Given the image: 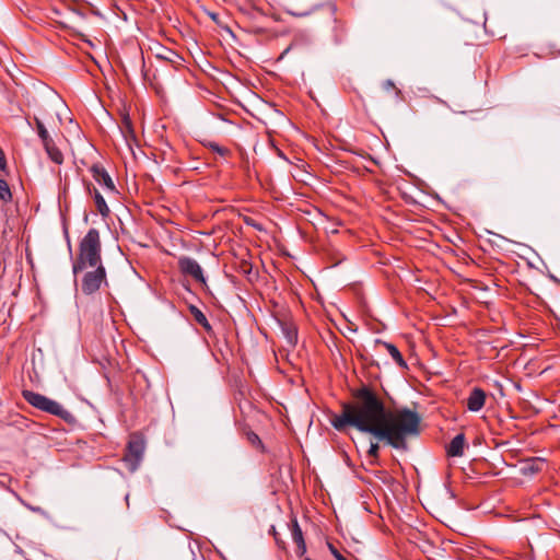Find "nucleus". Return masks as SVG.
Listing matches in <instances>:
<instances>
[{
    "instance_id": "nucleus-19",
    "label": "nucleus",
    "mask_w": 560,
    "mask_h": 560,
    "mask_svg": "<svg viewBox=\"0 0 560 560\" xmlns=\"http://www.w3.org/2000/svg\"><path fill=\"white\" fill-rule=\"evenodd\" d=\"M93 199H94V202H95L98 213L103 218H107L110 213V210H109L104 197L101 195V192L96 188H93Z\"/></svg>"
},
{
    "instance_id": "nucleus-30",
    "label": "nucleus",
    "mask_w": 560,
    "mask_h": 560,
    "mask_svg": "<svg viewBox=\"0 0 560 560\" xmlns=\"http://www.w3.org/2000/svg\"><path fill=\"white\" fill-rule=\"evenodd\" d=\"M0 171L3 172L4 174L9 173L7 158H5L4 151L2 150L1 147H0Z\"/></svg>"
},
{
    "instance_id": "nucleus-12",
    "label": "nucleus",
    "mask_w": 560,
    "mask_h": 560,
    "mask_svg": "<svg viewBox=\"0 0 560 560\" xmlns=\"http://www.w3.org/2000/svg\"><path fill=\"white\" fill-rule=\"evenodd\" d=\"M466 444V438L464 433H458L453 440L446 445V455L450 457H459L464 454V447Z\"/></svg>"
},
{
    "instance_id": "nucleus-23",
    "label": "nucleus",
    "mask_w": 560,
    "mask_h": 560,
    "mask_svg": "<svg viewBox=\"0 0 560 560\" xmlns=\"http://www.w3.org/2000/svg\"><path fill=\"white\" fill-rule=\"evenodd\" d=\"M203 144V147L210 149L211 151L220 154L221 156H228V155H231V150L225 148V147H222L220 145L219 143L217 142H213V141H202L201 142Z\"/></svg>"
},
{
    "instance_id": "nucleus-26",
    "label": "nucleus",
    "mask_w": 560,
    "mask_h": 560,
    "mask_svg": "<svg viewBox=\"0 0 560 560\" xmlns=\"http://www.w3.org/2000/svg\"><path fill=\"white\" fill-rule=\"evenodd\" d=\"M268 532L275 538L277 546L280 549H285V541L280 537V534L277 532L276 526L271 525Z\"/></svg>"
},
{
    "instance_id": "nucleus-6",
    "label": "nucleus",
    "mask_w": 560,
    "mask_h": 560,
    "mask_svg": "<svg viewBox=\"0 0 560 560\" xmlns=\"http://www.w3.org/2000/svg\"><path fill=\"white\" fill-rule=\"evenodd\" d=\"M90 172L92 174V177L95 182H97L100 185H102L107 192H110L113 195H118L119 191L116 188L110 175L108 172L100 164H93L90 167Z\"/></svg>"
},
{
    "instance_id": "nucleus-36",
    "label": "nucleus",
    "mask_w": 560,
    "mask_h": 560,
    "mask_svg": "<svg viewBox=\"0 0 560 560\" xmlns=\"http://www.w3.org/2000/svg\"><path fill=\"white\" fill-rule=\"evenodd\" d=\"M392 493H393V497H394V500L396 501V503H397L398 505H400V504H401V500H400V498H399L398 495H396V492H392Z\"/></svg>"
},
{
    "instance_id": "nucleus-13",
    "label": "nucleus",
    "mask_w": 560,
    "mask_h": 560,
    "mask_svg": "<svg viewBox=\"0 0 560 560\" xmlns=\"http://www.w3.org/2000/svg\"><path fill=\"white\" fill-rule=\"evenodd\" d=\"M374 343L376 346L377 345L383 346L388 351V353L394 359V361L398 364V366H400L401 369L408 370L407 362L405 361L402 354L400 353V351L398 350V348L394 343L384 341L382 339H375Z\"/></svg>"
},
{
    "instance_id": "nucleus-2",
    "label": "nucleus",
    "mask_w": 560,
    "mask_h": 560,
    "mask_svg": "<svg viewBox=\"0 0 560 560\" xmlns=\"http://www.w3.org/2000/svg\"><path fill=\"white\" fill-rule=\"evenodd\" d=\"M102 264V243L100 232L92 228L79 243V253L72 262V272L77 276L86 267Z\"/></svg>"
},
{
    "instance_id": "nucleus-5",
    "label": "nucleus",
    "mask_w": 560,
    "mask_h": 560,
    "mask_svg": "<svg viewBox=\"0 0 560 560\" xmlns=\"http://www.w3.org/2000/svg\"><path fill=\"white\" fill-rule=\"evenodd\" d=\"M178 269L182 275L191 277L195 281L199 282L202 288L210 293L207 280L200 265L188 256H182L177 261Z\"/></svg>"
},
{
    "instance_id": "nucleus-17",
    "label": "nucleus",
    "mask_w": 560,
    "mask_h": 560,
    "mask_svg": "<svg viewBox=\"0 0 560 560\" xmlns=\"http://www.w3.org/2000/svg\"><path fill=\"white\" fill-rule=\"evenodd\" d=\"M188 310L197 324H199L208 334L212 332V326L201 310L192 304L189 305Z\"/></svg>"
},
{
    "instance_id": "nucleus-44",
    "label": "nucleus",
    "mask_w": 560,
    "mask_h": 560,
    "mask_svg": "<svg viewBox=\"0 0 560 560\" xmlns=\"http://www.w3.org/2000/svg\"><path fill=\"white\" fill-rule=\"evenodd\" d=\"M288 49L287 50H283L282 55L280 56V58L283 57L284 54H287Z\"/></svg>"
},
{
    "instance_id": "nucleus-24",
    "label": "nucleus",
    "mask_w": 560,
    "mask_h": 560,
    "mask_svg": "<svg viewBox=\"0 0 560 560\" xmlns=\"http://www.w3.org/2000/svg\"><path fill=\"white\" fill-rule=\"evenodd\" d=\"M242 220L243 222L247 225V226H252L254 228L256 231H259V232H262L265 231V228L261 223L257 222L254 218L252 217H248V215H243L242 217Z\"/></svg>"
},
{
    "instance_id": "nucleus-11",
    "label": "nucleus",
    "mask_w": 560,
    "mask_h": 560,
    "mask_svg": "<svg viewBox=\"0 0 560 560\" xmlns=\"http://www.w3.org/2000/svg\"><path fill=\"white\" fill-rule=\"evenodd\" d=\"M487 399L486 392L480 387H474L467 398V409L471 412L481 410Z\"/></svg>"
},
{
    "instance_id": "nucleus-42",
    "label": "nucleus",
    "mask_w": 560,
    "mask_h": 560,
    "mask_svg": "<svg viewBox=\"0 0 560 560\" xmlns=\"http://www.w3.org/2000/svg\"><path fill=\"white\" fill-rule=\"evenodd\" d=\"M129 494L127 493L125 497L126 502L128 503Z\"/></svg>"
},
{
    "instance_id": "nucleus-31",
    "label": "nucleus",
    "mask_w": 560,
    "mask_h": 560,
    "mask_svg": "<svg viewBox=\"0 0 560 560\" xmlns=\"http://www.w3.org/2000/svg\"><path fill=\"white\" fill-rule=\"evenodd\" d=\"M328 549L336 560H348L345 558L332 544H328Z\"/></svg>"
},
{
    "instance_id": "nucleus-4",
    "label": "nucleus",
    "mask_w": 560,
    "mask_h": 560,
    "mask_svg": "<svg viewBox=\"0 0 560 560\" xmlns=\"http://www.w3.org/2000/svg\"><path fill=\"white\" fill-rule=\"evenodd\" d=\"M94 270L86 271L81 280V291L84 295L96 293L102 284L107 285V273L103 265H96Z\"/></svg>"
},
{
    "instance_id": "nucleus-15",
    "label": "nucleus",
    "mask_w": 560,
    "mask_h": 560,
    "mask_svg": "<svg viewBox=\"0 0 560 560\" xmlns=\"http://www.w3.org/2000/svg\"><path fill=\"white\" fill-rule=\"evenodd\" d=\"M156 58L168 62L175 69L183 67L184 58L170 48H163L162 52L156 54Z\"/></svg>"
},
{
    "instance_id": "nucleus-9",
    "label": "nucleus",
    "mask_w": 560,
    "mask_h": 560,
    "mask_svg": "<svg viewBox=\"0 0 560 560\" xmlns=\"http://www.w3.org/2000/svg\"><path fill=\"white\" fill-rule=\"evenodd\" d=\"M289 529L291 532L292 539L296 545V553L299 556H303L306 552V542L298 518L293 514H291L290 517Z\"/></svg>"
},
{
    "instance_id": "nucleus-27",
    "label": "nucleus",
    "mask_w": 560,
    "mask_h": 560,
    "mask_svg": "<svg viewBox=\"0 0 560 560\" xmlns=\"http://www.w3.org/2000/svg\"><path fill=\"white\" fill-rule=\"evenodd\" d=\"M253 266L247 260H241L238 265V271L244 276H249L252 273Z\"/></svg>"
},
{
    "instance_id": "nucleus-41",
    "label": "nucleus",
    "mask_w": 560,
    "mask_h": 560,
    "mask_svg": "<svg viewBox=\"0 0 560 560\" xmlns=\"http://www.w3.org/2000/svg\"><path fill=\"white\" fill-rule=\"evenodd\" d=\"M31 510L33 511H39V508H33V506H28Z\"/></svg>"
},
{
    "instance_id": "nucleus-14",
    "label": "nucleus",
    "mask_w": 560,
    "mask_h": 560,
    "mask_svg": "<svg viewBox=\"0 0 560 560\" xmlns=\"http://www.w3.org/2000/svg\"><path fill=\"white\" fill-rule=\"evenodd\" d=\"M121 125H122L120 128L121 133H122L125 140L127 141V143L130 145L131 142L137 141V136H136V131L133 129L131 118L127 112H125L121 115Z\"/></svg>"
},
{
    "instance_id": "nucleus-10",
    "label": "nucleus",
    "mask_w": 560,
    "mask_h": 560,
    "mask_svg": "<svg viewBox=\"0 0 560 560\" xmlns=\"http://www.w3.org/2000/svg\"><path fill=\"white\" fill-rule=\"evenodd\" d=\"M287 342L294 347L298 343V328L289 317H276Z\"/></svg>"
},
{
    "instance_id": "nucleus-20",
    "label": "nucleus",
    "mask_w": 560,
    "mask_h": 560,
    "mask_svg": "<svg viewBox=\"0 0 560 560\" xmlns=\"http://www.w3.org/2000/svg\"><path fill=\"white\" fill-rule=\"evenodd\" d=\"M34 122L36 126L37 135H38L39 139L42 140L43 145L46 143H50L52 141V138L49 136L43 120L39 117L35 116Z\"/></svg>"
},
{
    "instance_id": "nucleus-40",
    "label": "nucleus",
    "mask_w": 560,
    "mask_h": 560,
    "mask_svg": "<svg viewBox=\"0 0 560 560\" xmlns=\"http://www.w3.org/2000/svg\"><path fill=\"white\" fill-rule=\"evenodd\" d=\"M39 112H40L42 116H44V117L46 116L45 110H43V109H40V108H39Z\"/></svg>"
},
{
    "instance_id": "nucleus-16",
    "label": "nucleus",
    "mask_w": 560,
    "mask_h": 560,
    "mask_svg": "<svg viewBox=\"0 0 560 560\" xmlns=\"http://www.w3.org/2000/svg\"><path fill=\"white\" fill-rule=\"evenodd\" d=\"M22 397L24 398V400L27 404H30L31 406H33L34 408H37L39 410L43 409L46 400L48 399L47 396L42 395L36 392H33V390H30V389L22 390Z\"/></svg>"
},
{
    "instance_id": "nucleus-32",
    "label": "nucleus",
    "mask_w": 560,
    "mask_h": 560,
    "mask_svg": "<svg viewBox=\"0 0 560 560\" xmlns=\"http://www.w3.org/2000/svg\"><path fill=\"white\" fill-rule=\"evenodd\" d=\"M384 88H385V89H387V90H388V89H393V90H395L396 95H397L398 97H400V96H401V91H400L398 88H396L395 83H394L392 80H386V81L384 82Z\"/></svg>"
},
{
    "instance_id": "nucleus-38",
    "label": "nucleus",
    "mask_w": 560,
    "mask_h": 560,
    "mask_svg": "<svg viewBox=\"0 0 560 560\" xmlns=\"http://www.w3.org/2000/svg\"><path fill=\"white\" fill-rule=\"evenodd\" d=\"M450 499H456V495H455V492H454V491H451V492H450Z\"/></svg>"
},
{
    "instance_id": "nucleus-35",
    "label": "nucleus",
    "mask_w": 560,
    "mask_h": 560,
    "mask_svg": "<svg viewBox=\"0 0 560 560\" xmlns=\"http://www.w3.org/2000/svg\"><path fill=\"white\" fill-rule=\"evenodd\" d=\"M84 185H85L88 194L93 196V188H95V187L92 185V183L84 182Z\"/></svg>"
},
{
    "instance_id": "nucleus-21",
    "label": "nucleus",
    "mask_w": 560,
    "mask_h": 560,
    "mask_svg": "<svg viewBox=\"0 0 560 560\" xmlns=\"http://www.w3.org/2000/svg\"><path fill=\"white\" fill-rule=\"evenodd\" d=\"M246 438H247V441L250 443V445L253 447L258 450L260 453H265L266 452L265 445H264L262 441L260 440V438L258 436L257 433H255L252 430H248L246 432Z\"/></svg>"
},
{
    "instance_id": "nucleus-33",
    "label": "nucleus",
    "mask_w": 560,
    "mask_h": 560,
    "mask_svg": "<svg viewBox=\"0 0 560 560\" xmlns=\"http://www.w3.org/2000/svg\"><path fill=\"white\" fill-rule=\"evenodd\" d=\"M325 11L327 12L328 16H329L332 21H336V18H335V13H336V5H335V4L329 3L328 5H326Z\"/></svg>"
},
{
    "instance_id": "nucleus-25",
    "label": "nucleus",
    "mask_w": 560,
    "mask_h": 560,
    "mask_svg": "<svg viewBox=\"0 0 560 560\" xmlns=\"http://www.w3.org/2000/svg\"><path fill=\"white\" fill-rule=\"evenodd\" d=\"M139 68H140L143 81L148 82L151 86H153V82L149 77V71L145 69V62H144V58H143L142 54L140 55V58H139Z\"/></svg>"
},
{
    "instance_id": "nucleus-7",
    "label": "nucleus",
    "mask_w": 560,
    "mask_h": 560,
    "mask_svg": "<svg viewBox=\"0 0 560 560\" xmlns=\"http://www.w3.org/2000/svg\"><path fill=\"white\" fill-rule=\"evenodd\" d=\"M42 411L59 417L70 425H74L77 423V418L69 410L65 409L59 402L50 398L46 400Z\"/></svg>"
},
{
    "instance_id": "nucleus-22",
    "label": "nucleus",
    "mask_w": 560,
    "mask_h": 560,
    "mask_svg": "<svg viewBox=\"0 0 560 560\" xmlns=\"http://www.w3.org/2000/svg\"><path fill=\"white\" fill-rule=\"evenodd\" d=\"M12 191L8 182L3 178H0V200L4 203H9L12 201Z\"/></svg>"
},
{
    "instance_id": "nucleus-37",
    "label": "nucleus",
    "mask_w": 560,
    "mask_h": 560,
    "mask_svg": "<svg viewBox=\"0 0 560 560\" xmlns=\"http://www.w3.org/2000/svg\"><path fill=\"white\" fill-rule=\"evenodd\" d=\"M66 237H67V242H68L69 252L71 253V243H70V238H69L67 230H66Z\"/></svg>"
},
{
    "instance_id": "nucleus-29",
    "label": "nucleus",
    "mask_w": 560,
    "mask_h": 560,
    "mask_svg": "<svg viewBox=\"0 0 560 560\" xmlns=\"http://www.w3.org/2000/svg\"><path fill=\"white\" fill-rule=\"evenodd\" d=\"M373 492H364L361 498L363 499L361 504L363 506V509L366 511V512H370V513H374V510L373 508L370 505V503L368 502V499H370V494H372Z\"/></svg>"
},
{
    "instance_id": "nucleus-8",
    "label": "nucleus",
    "mask_w": 560,
    "mask_h": 560,
    "mask_svg": "<svg viewBox=\"0 0 560 560\" xmlns=\"http://www.w3.org/2000/svg\"><path fill=\"white\" fill-rule=\"evenodd\" d=\"M547 466V462L541 457H529L525 458L520 463V472L523 476L532 477L540 472L544 467Z\"/></svg>"
},
{
    "instance_id": "nucleus-18",
    "label": "nucleus",
    "mask_w": 560,
    "mask_h": 560,
    "mask_svg": "<svg viewBox=\"0 0 560 560\" xmlns=\"http://www.w3.org/2000/svg\"><path fill=\"white\" fill-rule=\"evenodd\" d=\"M44 149L48 155V158L56 164L60 165L63 163V154L56 147L55 141L52 140L50 143L44 144Z\"/></svg>"
},
{
    "instance_id": "nucleus-1",
    "label": "nucleus",
    "mask_w": 560,
    "mask_h": 560,
    "mask_svg": "<svg viewBox=\"0 0 560 560\" xmlns=\"http://www.w3.org/2000/svg\"><path fill=\"white\" fill-rule=\"evenodd\" d=\"M351 401L341 402L342 412L335 415L330 423L339 432L353 427L362 433L371 434L377 442L371 443L368 455L378 457L380 444L407 452L408 439L421 433V416L407 407L389 410L375 387L361 382L359 387L349 388Z\"/></svg>"
},
{
    "instance_id": "nucleus-43",
    "label": "nucleus",
    "mask_w": 560,
    "mask_h": 560,
    "mask_svg": "<svg viewBox=\"0 0 560 560\" xmlns=\"http://www.w3.org/2000/svg\"><path fill=\"white\" fill-rule=\"evenodd\" d=\"M420 502H421V504H422V506H423L424 509H428V506L425 505V503H423L421 500H420Z\"/></svg>"
},
{
    "instance_id": "nucleus-3",
    "label": "nucleus",
    "mask_w": 560,
    "mask_h": 560,
    "mask_svg": "<svg viewBox=\"0 0 560 560\" xmlns=\"http://www.w3.org/2000/svg\"><path fill=\"white\" fill-rule=\"evenodd\" d=\"M144 450L145 440L143 434L140 432H132L129 435V440L122 458L127 468L130 471H135L139 467L143 458Z\"/></svg>"
},
{
    "instance_id": "nucleus-39",
    "label": "nucleus",
    "mask_w": 560,
    "mask_h": 560,
    "mask_svg": "<svg viewBox=\"0 0 560 560\" xmlns=\"http://www.w3.org/2000/svg\"><path fill=\"white\" fill-rule=\"evenodd\" d=\"M292 15H295V16H302L304 15V13H295V12H290Z\"/></svg>"
},
{
    "instance_id": "nucleus-28",
    "label": "nucleus",
    "mask_w": 560,
    "mask_h": 560,
    "mask_svg": "<svg viewBox=\"0 0 560 560\" xmlns=\"http://www.w3.org/2000/svg\"><path fill=\"white\" fill-rule=\"evenodd\" d=\"M377 494H378V495H377V497H375V500H376V502H377L378 504H380V502H381V500H382V501H384V502L386 503V505H387L389 509H392V510H394V509H395V508H394V503H393V501H392V500L386 495V492L380 491V492H377Z\"/></svg>"
},
{
    "instance_id": "nucleus-34",
    "label": "nucleus",
    "mask_w": 560,
    "mask_h": 560,
    "mask_svg": "<svg viewBox=\"0 0 560 560\" xmlns=\"http://www.w3.org/2000/svg\"><path fill=\"white\" fill-rule=\"evenodd\" d=\"M207 14L215 24L220 25V16L218 13L208 11Z\"/></svg>"
}]
</instances>
